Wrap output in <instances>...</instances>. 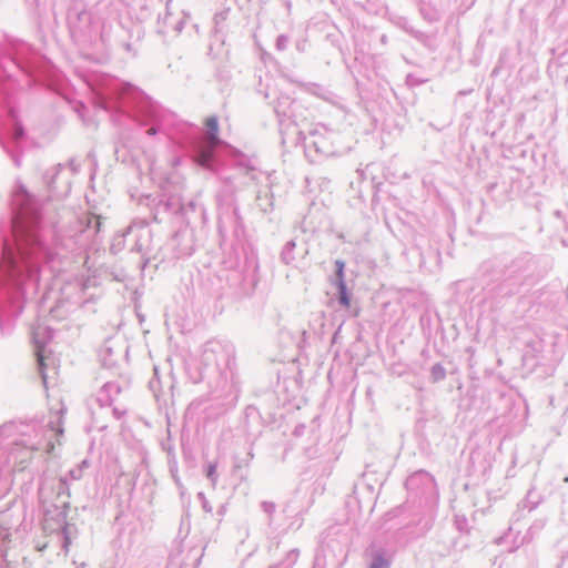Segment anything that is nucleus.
<instances>
[{
  "mask_svg": "<svg viewBox=\"0 0 568 568\" xmlns=\"http://www.w3.org/2000/svg\"><path fill=\"white\" fill-rule=\"evenodd\" d=\"M205 126L207 129V135L211 146H215L219 143V123L216 116H210L205 120Z\"/></svg>",
  "mask_w": 568,
  "mask_h": 568,
  "instance_id": "nucleus-1",
  "label": "nucleus"
},
{
  "mask_svg": "<svg viewBox=\"0 0 568 568\" xmlns=\"http://www.w3.org/2000/svg\"><path fill=\"white\" fill-rule=\"evenodd\" d=\"M338 293H339V302L343 306L349 307L351 306V298L347 294L346 285L344 281L338 282Z\"/></svg>",
  "mask_w": 568,
  "mask_h": 568,
  "instance_id": "nucleus-2",
  "label": "nucleus"
},
{
  "mask_svg": "<svg viewBox=\"0 0 568 568\" xmlns=\"http://www.w3.org/2000/svg\"><path fill=\"white\" fill-rule=\"evenodd\" d=\"M212 148L213 146H211L209 150L201 152V154L199 155V163L201 165H206L210 162L212 158Z\"/></svg>",
  "mask_w": 568,
  "mask_h": 568,
  "instance_id": "nucleus-3",
  "label": "nucleus"
},
{
  "mask_svg": "<svg viewBox=\"0 0 568 568\" xmlns=\"http://www.w3.org/2000/svg\"><path fill=\"white\" fill-rule=\"evenodd\" d=\"M371 568H387V562L383 558H376Z\"/></svg>",
  "mask_w": 568,
  "mask_h": 568,
  "instance_id": "nucleus-4",
  "label": "nucleus"
},
{
  "mask_svg": "<svg viewBox=\"0 0 568 568\" xmlns=\"http://www.w3.org/2000/svg\"><path fill=\"white\" fill-rule=\"evenodd\" d=\"M215 473H216V465L215 464L210 465L207 468V477L211 478L212 480H214Z\"/></svg>",
  "mask_w": 568,
  "mask_h": 568,
  "instance_id": "nucleus-5",
  "label": "nucleus"
},
{
  "mask_svg": "<svg viewBox=\"0 0 568 568\" xmlns=\"http://www.w3.org/2000/svg\"><path fill=\"white\" fill-rule=\"evenodd\" d=\"M338 276H339V281H343V264L342 263L339 264V267H338Z\"/></svg>",
  "mask_w": 568,
  "mask_h": 568,
  "instance_id": "nucleus-6",
  "label": "nucleus"
}]
</instances>
